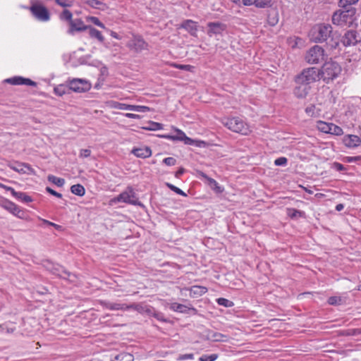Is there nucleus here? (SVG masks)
Listing matches in <instances>:
<instances>
[{
  "label": "nucleus",
  "instance_id": "62",
  "mask_svg": "<svg viewBox=\"0 0 361 361\" xmlns=\"http://www.w3.org/2000/svg\"><path fill=\"white\" fill-rule=\"evenodd\" d=\"M91 154V151L89 149H81L80 151V157L83 158H87L90 157Z\"/></svg>",
  "mask_w": 361,
  "mask_h": 361
},
{
  "label": "nucleus",
  "instance_id": "58",
  "mask_svg": "<svg viewBox=\"0 0 361 361\" xmlns=\"http://www.w3.org/2000/svg\"><path fill=\"white\" fill-rule=\"evenodd\" d=\"M46 191L47 192H49V194H51V195H54L58 198H61L62 197V194L55 191L54 190L51 189V188L49 187H47L46 188Z\"/></svg>",
  "mask_w": 361,
  "mask_h": 361
},
{
  "label": "nucleus",
  "instance_id": "42",
  "mask_svg": "<svg viewBox=\"0 0 361 361\" xmlns=\"http://www.w3.org/2000/svg\"><path fill=\"white\" fill-rule=\"evenodd\" d=\"M171 66L176 68L179 70L182 71H186L189 72H192L195 67L193 66L189 65V64H178L176 63H172L171 64Z\"/></svg>",
  "mask_w": 361,
  "mask_h": 361
},
{
  "label": "nucleus",
  "instance_id": "39",
  "mask_svg": "<svg viewBox=\"0 0 361 361\" xmlns=\"http://www.w3.org/2000/svg\"><path fill=\"white\" fill-rule=\"evenodd\" d=\"M24 78L22 76H14L6 80V82L13 85H23Z\"/></svg>",
  "mask_w": 361,
  "mask_h": 361
},
{
  "label": "nucleus",
  "instance_id": "28",
  "mask_svg": "<svg viewBox=\"0 0 361 361\" xmlns=\"http://www.w3.org/2000/svg\"><path fill=\"white\" fill-rule=\"evenodd\" d=\"M13 197L17 200L23 202V203H29L33 201V199L31 196L28 195L26 192H13Z\"/></svg>",
  "mask_w": 361,
  "mask_h": 361
},
{
  "label": "nucleus",
  "instance_id": "21",
  "mask_svg": "<svg viewBox=\"0 0 361 361\" xmlns=\"http://www.w3.org/2000/svg\"><path fill=\"white\" fill-rule=\"evenodd\" d=\"M296 86L293 89V94L298 99H305L310 92L311 87L305 83H295Z\"/></svg>",
  "mask_w": 361,
  "mask_h": 361
},
{
  "label": "nucleus",
  "instance_id": "12",
  "mask_svg": "<svg viewBox=\"0 0 361 361\" xmlns=\"http://www.w3.org/2000/svg\"><path fill=\"white\" fill-rule=\"evenodd\" d=\"M128 47L136 52H141L148 48V44L140 35H133L128 42Z\"/></svg>",
  "mask_w": 361,
  "mask_h": 361
},
{
  "label": "nucleus",
  "instance_id": "1",
  "mask_svg": "<svg viewBox=\"0 0 361 361\" xmlns=\"http://www.w3.org/2000/svg\"><path fill=\"white\" fill-rule=\"evenodd\" d=\"M334 11L331 16V23L339 27L357 28L358 24L356 18V8L353 7L343 8Z\"/></svg>",
  "mask_w": 361,
  "mask_h": 361
},
{
  "label": "nucleus",
  "instance_id": "53",
  "mask_svg": "<svg viewBox=\"0 0 361 361\" xmlns=\"http://www.w3.org/2000/svg\"><path fill=\"white\" fill-rule=\"evenodd\" d=\"M192 359H194V354L188 353V354L180 355L178 356V357L177 358V360L183 361V360H192Z\"/></svg>",
  "mask_w": 361,
  "mask_h": 361
},
{
  "label": "nucleus",
  "instance_id": "26",
  "mask_svg": "<svg viewBox=\"0 0 361 361\" xmlns=\"http://www.w3.org/2000/svg\"><path fill=\"white\" fill-rule=\"evenodd\" d=\"M343 142L348 147H355L360 145L361 139L355 135H348L344 136Z\"/></svg>",
  "mask_w": 361,
  "mask_h": 361
},
{
  "label": "nucleus",
  "instance_id": "60",
  "mask_svg": "<svg viewBox=\"0 0 361 361\" xmlns=\"http://www.w3.org/2000/svg\"><path fill=\"white\" fill-rule=\"evenodd\" d=\"M332 168L336 169L338 171H343L345 170V168L344 167V166L338 162H334L332 164Z\"/></svg>",
  "mask_w": 361,
  "mask_h": 361
},
{
  "label": "nucleus",
  "instance_id": "7",
  "mask_svg": "<svg viewBox=\"0 0 361 361\" xmlns=\"http://www.w3.org/2000/svg\"><path fill=\"white\" fill-rule=\"evenodd\" d=\"M42 264L47 271L59 278L66 279L72 276L75 277L74 274L68 271L63 266L54 263L50 259L43 260Z\"/></svg>",
  "mask_w": 361,
  "mask_h": 361
},
{
  "label": "nucleus",
  "instance_id": "40",
  "mask_svg": "<svg viewBox=\"0 0 361 361\" xmlns=\"http://www.w3.org/2000/svg\"><path fill=\"white\" fill-rule=\"evenodd\" d=\"M147 130H157L163 128V124L154 121H149L147 126L143 128Z\"/></svg>",
  "mask_w": 361,
  "mask_h": 361
},
{
  "label": "nucleus",
  "instance_id": "47",
  "mask_svg": "<svg viewBox=\"0 0 361 361\" xmlns=\"http://www.w3.org/2000/svg\"><path fill=\"white\" fill-rule=\"evenodd\" d=\"M216 354L202 355L200 357V361H214L217 359Z\"/></svg>",
  "mask_w": 361,
  "mask_h": 361
},
{
  "label": "nucleus",
  "instance_id": "44",
  "mask_svg": "<svg viewBox=\"0 0 361 361\" xmlns=\"http://www.w3.org/2000/svg\"><path fill=\"white\" fill-rule=\"evenodd\" d=\"M343 130L338 126H336L332 123H330L329 133L334 135H341L343 134Z\"/></svg>",
  "mask_w": 361,
  "mask_h": 361
},
{
  "label": "nucleus",
  "instance_id": "61",
  "mask_svg": "<svg viewBox=\"0 0 361 361\" xmlns=\"http://www.w3.org/2000/svg\"><path fill=\"white\" fill-rule=\"evenodd\" d=\"M23 85H28V86H32L36 87L37 82L30 80V78H24Z\"/></svg>",
  "mask_w": 361,
  "mask_h": 361
},
{
  "label": "nucleus",
  "instance_id": "5",
  "mask_svg": "<svg viewBox=\"0 0 361 361\" xmlns=\"http://www.w3.org/2000/svg\"><path fill=\"white\" fill-rule=\"evenodd\" d=\"M332 31L333 27L329 23L317 24L310 32L311 40L317 43L324 42L330 37Z\"/></svg>",
  "mask_w": 361,
  "mask_h": 361
},
{
  "label": "nucleus",
  "instance_id": "35",
  "mask_svg": "<svg viewBox=\"0 0 361 361\" xmlns=\"http://www.w3.org/2000/svg\"><path fill=\"white\" fill-rule=\"evenodd\" d=\"M86 3L94 8H99L102 11L105 10L106 8V4L99 1V0H87Z\"/></svg>",
  "mask_w": 361,
  "mask_h": 361
},
{
  "label": "nucleus",
  "instance_id": "9",
  "mask_svg": "<svg viewBox=\"0 0 361 361\" xmlns=\"http://www.w3.org/2000/svg\"><path fill=\"white\" fill-rule=\"evenodd\" d=\"M32 15L38 20L47 22L50 20V13L46 6L38 1L32 2L30 7Z\"/></svg>",
  "mask_w": 361,
  "mask_h": 361
},
{
  "label": "nucleus",
  "instance_id": "16",
  "mask_svg": "<svg viewBox=\"0 0 361 361\" xmlns=\"http://www.w3.org/2000/svg\"><path fill=\"white\" fill-rule=\"evenodd\" d=\"M9 166L11 169L20 174H35V170L30 164L26 163L16 161L9 164Z\"/></svg>",
  "mask_w": 361,
  "mask_h": 361
},
{
  "label": "nucleus",
  "instance_id": "56",
  "mask_svg": "<svg viewBox=\"0 0 361 361\" xmlns=\"http://www.w3.org/2000/svg\"><path fill=\"white\" fill-rule=\"evenodd\" d=\"M305 112L310 116H313L315 115V106L314 104H311L305 108Z\"/></svg>",
  "mask_w": 361,
  "mask_h": 361
},
{
  "label": "nucleus",
  "instance_id": "37",
  "mask_svg": "<svg viewBox=\"0 0 361 361\" xmlns=\"http://www.w3.org/2000/svg\"><path fill=\"white\" fill-rule=\"evenodd\" d=\"M191 293L196 295H202L207 292V288L204 286H193L190 289Z\"/></svg>",
  "mask_w": 361,
  "mask_h": 361
},
{
  "label": "nucleus",
  "instance_id": "41",
  "mask_svg": "<svg viewBox=\"0 0 361 361\" xmlns=\"http://www.w3.org/2000/svg\"><path fill=\"white\" fill-rule=\"evenodd\" d=\"M59 19L61 20L68 21L70 24L73 20V14L69 10L65 9L60 13Z\"/></svg>",
  "mask_w": 361,
  "mask_h": 361
},
{
  "label": "nucleus",
  "instance_id": "32",
  "mask_svg": "<svg viewBox=\"0 0 361 361\" xmlns=\"http://www.w3.org/2000/svg\"><path fill=\"white\" fill-rule=\"evenodd\" d=\"M61 84L54 87V92L58 96H63V94L68 93L69 90V84Z\"/></svg>",
  "mask_w": 361,
  "mask_h": 361
},
{
  "label": "nucleus",
  "instance_id": "38",
  "mask_svg": "<svg viewBox=\"0 0 361 361\" xmlns=\"http://www.w3.org/2000/svg\"><path fill=\"white\" fill-rule=\"evenodd\" d=\"M317 127L320 132L324 133H329L330 123L319 121L317 123Z\"/></svg>",
  "mask_w": 361,
  "mask_h": 361
},
{
  "label": "nucleus",
  "instance_id": "59",
  "mask_svg": "<svg viewBox=\"0 0 361 361\" xmlns=\"http://www.w3.org/2000/svg\"><path fill=\"white\" fill-rule=\"evenodd\" d=\"M55 2L63 8L71 6V2H67L66 0H55Z\"/></svg>",
  "mask_w": 361,
  "mask_h": 361
},
{
  "label": "nucleus",
  "instance_id": "30",
  "mask_svg": "<svg viewBox=\"0 0 361 361\" xmlns=\"http://www.w3.org/2000/svg\"><path fill=\"white\" fill-rule=\"evenodd\" d=\"M227 336L219 332L210 331L207 334V338L215 342L226 341Z\"/></svg>",
  "mask_w": 361,
  "mask_h": 361
},
{
  "label": "nucleus",
  "instance_id": "52",
  "mask_svg": "<svg viewBox=\"0 0 361 361\" xmlns=\"http://www.w3.org/2000/svg\"><path fill=\"white\" fill-rule=\"evenodd\" d=\"M360 334H361V328L348 329L345 334L346 336H357Z\"/></svg>",
  "mask_w": 361,
  "mask_h": 361
},
{
  "label": "nucleus",
  "instance_id": "15",
  "mask_svg": "<svg viewBox=\"0 0 361 361\" xmlns=\"http://www.w3.org/2000/svg\"><path fill=\"white\" fill-rule=\"evenodd\" d=\"M169 308L173 312L190 315H196L198 312L197 310L191 305L187 306L178 302H172L170 305Z\"/></svg>",
  "mask_w": 361,
  "mask_h": 361
},
{
  "label": "nucleus",
  "instance_id": "18",
  "mask_svg": "<svg viewBox=\"0 0 361 361\" xmlns=\"http://www.w3.org/2000/svg\"><path fill=\"white\" fill-rule=\"evenodd\" d=\"M144 315H147L149 317H154L157 320H158L161 322H164V323H170L171 322V321L169 319H166L165 317V315L163 312L157 310L153 306L149 305H148V306L145 309Z\"/></svg>",
  "mask_w": 361,
  "mask_h": 361
},
{
  "label": "nucleus",
  "instance_id": "54",
  "mask_svg": "<svg viewBox=\"0 0 361 361\" xmlns=\"http://www.w3.org/2000/svg\"><path fill=\"white\" fill-rule=\"evenodd\" d=\"M90 19L91 20V22L92 23H94V25L99 26V27L105 28L104 24L103 23H102L98 18L92 16V17H90Z\"/></svg>",
  "mask_w": 361,
  "mask_h": 361
},
{
  "label": "nucleus",
  "instance_id": "48",
  "mask_svg": "<svg viewBox=\"0 0 361 361\" xmlns=\"http://www.w3.org/2000/svg\"><path fill=\"white\" fill-rule=\"evenodd\" d=\"M359 0H339L338 5L342 8H345L346 6L355 4Z\"/></svg>",
  "mask_w": 361,
  "mask_h": 361
},
{
  "label": "nucleus",
  "instance_id": "36",
  "mask_svg": "<svg viewBox=\"0 0 361 361\" xmlns=\"http://www.w3.org/2000/svg\"><path fill=\"white\" fill-rule=\"evenodd\" d=\"M47 180L58 187H62L65 184V180L63 178L56 177L54 175H49L47 176Z\"/></svg>",
  "mask_w": 361,
  "mask_h": 361
},
{
  "label": "nucleus",
  "instance_id": "34",
  "mask_svg": "<svg viewBox=\"0 0 361 361\" xmlns=\"http://www.w3.org/2000/svg\"><path fill=\"white\" fill-rule=\"evenodd\" d=\"M71 191L73 194L82 197L85 193V189L81 184H75L71 187Z\"/></svg>",
  "mask_w": 361,
  "mask_h": 361
},
{
  "label": "nucleus",
  "instance_id": "27",
  "mask_svg": "<svg viewBox=\"0 0 361 361\" xmlns=\"http://www.w3.org/2000/svg\"><path fill=\"white\" fill-rule=\"evenodd\" d=\"M279 20V15L277 10L269 11L267 16V23L270 26H275Z\"/></svg>",
  "mask_w": 361,
  "mask_h": 361
},
{
  "label": "nucleus",
  "instance_id": "2",
  "mask_svg": "<svg viewBox=\"0 0 361 361\" xmlns=\"http://www.w3.org/2000/svg\"><path fill=\"white\" fill-rule=\"evenodd\" d=\"M221 123L234 133L246 135L250 132L248 124L242 117H224L221 119Z\"/></svg>",
  "mask_w": 361,
  "mask_h": 361
},
{
  "label": "nucleus",
  "instance_id": "49",
  "mask_svg": "<svg viewBox=\"0 0 361 361\" xmlns=\"http://www.w3.org/2000/svg\"><path fill=\"white\" fill-rule=\"evenodd\" d=\"M288 215L290 216V218H295L297 216L302 217L304 216L305 212L302 211L297 210L295 209H292L289 212Z\"/></svg>",
  "mask_w": 361,
  "mask_h": 361
},
{
  "label": "nucleus",
  "instance_id": "31",
  "mask_svg": "<svg viewBox=\"0 0 361 361\" xmlns=\"http://www.w3.org/2000/svg\"><path fill=\"white\" fill-rule=\"evenodd\" d=\"M87 30H89V35L90 37L95 38L100 42H103L104 41V37L99 30H97L91 25H89Z\"/></svg>",
  "mask_w": 361,
  "mask_h": 361
},
{
  "label": "nucleus",
  "instance_id": "4",
  "mask_svg": "<svg viewBox=\"0 0 361 361\" xmlns=\"http://www.w3.org/2000/svg\"><path fill=\"white\" fill-rule=\"evenodd\" d=\"M160 137L174 141H182L185 145L197 147H205L207 145L204 141L188 137L183 131L178 128H175L174 134H165L160 135Z\"/></svg>",
  "mask_w": 361,
  "mask_h": 361
},
{
  "label": "nucleus",
  "instance_id": "43",
  "mask_svg": "<svg viewBox=\"0 0 361 361\" xmlns=\"http://www.w3.org/2000/svg\"><path fill=\"white\" fill-rule=\"evenodd\" d=\"M327 302L330 305L338 306L343 302V300L340 296H331L328 298Z\"/></svg>",
  "mask_w": 361,
  "mask_h": 361
},
{
  "label": "nucleus",
  "instance_id": "55",
  "mask_svg": "<svg viewBox=\"0 0 361 361\" xmlns=\"http://www.w3.org/2000/svg\"><path fill=\"white\" fill-rule=\"evenodd\" d=\"M139 302H133L130 305L125 304V311L133 310L137 312Z\"/></svg>",
  "mask_w": 361,
  "mask_h": 361
},
{
  "label": "nucleus",
  "instance_id": "10",
  "mask_svg": "<svg viewBox=\"0 0 361 361\" xmlns=\"http://www.w3.org/2000/svg\"><path fill=\"white\" fill-rule=\"evenodd\" d=\"M353 28L345 30L341 37L340 42L345 47L355 46L361 42V37L357 28Z\"/></svg>",
  "mask_w": 361,
  "mask_h": 361
},
{
  "label": "nucleus",
  "instance_id": "51",
  "mask_svg": "<svg viewBox=\"0 0 361 361\" xmlns=\"http://www.w3.org/2000/svg\"><path fill=\"white\" fill-rule=\"evenodd\" d=\"M42 222H43V224L44 225L53 226L57 231H62L63 230V227L61 225H59V224H56L55 223L51 222V221H49L48 220L43 219Z\"/></svg>",
  "mask_w": 361,
  "mask_h": 361
},
{
  "label": "nucleus",
  "instance_id": "23",
  "mask_svg": "<svg viewBox=\"0 0 361 361\" xmlns=\"http://www.w3.org/2000/svg\"><path fill=\"white\" fill-rule=\"evenodd\" d=\"M180 27L187 30L193 37L197 36V23L192 20H183Z\"/></svg>",
  "mask_w": 361,
  "mask_h": 361
},
{
  "label": "nucleus",
  "instance_id": "33",
  "mask_svg": "<svg viewBox=\"0 0 361 361\" xmlns=\"http://www.w3.org/2000/svg\"><path fill=\"white\" fill-rule=\"evenodd\" d=\"M112 361H134V356L131 353L121 352L116 355Z\"/></svg>",
  "mask_w": 361,
  "mask_h": 361
},
{
  "label": "nucleus",
  "instance_id": "45",
  "mask_svg": "<svg viewBox=\"0 0 361 361\" xmlns=\"http://www.w3.org/2000/svg\"><path fill=\"white\" fill-rule=\"evenodd\" d=\"M218 305L224 306L225 307H231L234 305L233 302L224 298H219L216 299Z\"/></svg>",
  "mask_w": 361,
  "mask_h": 361
},
{
  "label": "nucleus",
  "instance_id": "6",
  "mask_svg": "<svg viewBox=\"0 0 361 361\" xmlns=\"http://www.w3.org/2000/svg\"><path fill=\"white\" fill-rule=\"evenodd\" d=\"M319 80H320L319 71V68L316 67L304 68L294 78V82L295 83H305L307 85Z\"/></svg>",
  "mask_w": 361,
  "mask_h": 361
},
{
  "label": "nucleus",
  "instance_id": "19",
  "mask_svg": "<svg viewBox=\"0 0 361 361\" xmlns=\"http://www.w3.org/2000/svg\"><path fill=\"white\" fill-rule=\"evenodd\" d=\"M197 176L200 178H202L207 181L208 185L216 193H222L224 188L221 187L216 180L214 178L209 177L206 173L202 171H197Z\"/></svg>",
  "mask_w": 361,
  "mask_h": 361
},
{
  "label": "nucleus",
  "instance_id": "8",
  "mask_svg": "<svg viewBox=\"0 0 361 361\" xmlns=\"http://www.w3.org/2000/svg\"><path fill=\"white\" fill-rule=\"evenodd\" d=\"M326 56L322 47L314 45L307 51L305 60L310 64H317L324 61Z\"/></svg>",
  "mask_w": 361,
  "mask_h": 361
},
{
  "label": "nucleus",
  "instance_id": "63",
  "mask_svg": "<svg viewBox=\"0 0 361 361\" xmlns=\"http://www.w3.org/2000/svg\"><path fill=\"white\" fill-rule=\"evenodd\" d=\"M288 159H275L274 164L276 166H286Z\"/></svg>",
  "mask_w": 361,
  "mask_h": 361
},
{
  "label": "nucleus",
  "instance_id": "11",
  "mask_svg": "<svg viewBox=\"0 0 361 361\" xmlns=\"http://www.w3.org/2000/svg\"><path fill=\"white\" fill-rule=\"evenodd\" d=\"M66 82L69 84V89L75 92H85L91 87L90 84L84 79L73 78Z\"/></svg>",
  "mask_w": 361,
  "mask_h": 361
},
{
  "label": "nucleus",
  "instance_id": "24",
  "mask_svg": "<svg viewBox=\"0 0 361 361\" xmlns=\"http://www.w3.org/2000/svg\"><path fill=\"white\" fill-rule=\"evenodd\" d=\"M131 152L137 158H149L152 156L151 149L147 146L135 147Z\"/></svg>",
  "mask_w": 361,
  "mask_h": 361
},
{
  "label": "nucleus",
  "instance_id": "22",
  "mask_svg": "<svg viewBox=\"0 0 361 361\" xmlns=\"http://www.w3.org/2000/svg\"><path fill=\"white\" fill-rule=\"evenodd\" d=\"M115 107L120 110L134 111L137 112H147L150 111V108L146 106L131 105L124 103H117Z\"/></svg>",
  "mask_w": 361,
  "mask_h": 361
},
{
  "label": "nucleus",
  "instance_id": "20",
  "mask_svg": "<svg viewBox=\"0 0 361 361\" xmlns=\"http://www.w3.org/2000/svg\"><path fill=\"white\" fill-rule=\"evenodd\" d=\"M114 202H124L132 205L143 206L138 200L130 199V191H124L116 197L114 200Z\"/></svg>",
  "mask_w": 361,
  "mask_h": 361
},
{
  "label": "nucleus",
  "instance_id": "64",
  "mask_svg": "<svg viewBox=\"0 0 361 361\" xmlns=\"http://www.w3.org/2000/svg\"><path fill=\"white\" fill-rule=\"evenodd\" d=\"M163 163L167 166H173L176 164V159H163Z\"/></svg>",
  "mask_w": 361,
  "mask_h": 361
},
{
  "label": "nucleus",
  "instance_id": "29",
  "mask_svg": "<svg viewBox=\"0 0 361 361\" xmlns=\"http://www.w3.org/2000/svg\"><path fill=\"white\" fill-rule=\"evenodd\" d=\"M103 307L110 310H123L125 311V304L118 302H111L105 301L102 302Z\"/></svg>",
  "mask_w": 361,
  "mask_h": 361
},
{
  "label": "nucleus",
  "instance_id": "13",
  "mask_svg": "<svg viewBox=\"0 0 361 361\" xmlns=\"http://www.w3.org/2000/svg\"><path fill=\"white\" fill-rule=\"evenodd\" d=\"M1 206L7 211H8L12 214H13L14 216L20 219L24 218L25 212L23 209H21L20 207L16 204L14 202L7 199H4L1 202Z\"/></svg>",
  "mask_w": 361,
  "mask_h": 361
},
{
  "label": "nucleus",
  "instance_id": "57",
  "mask_svg": "<svg viewBox=\"0 0 361 361\" xmlns=\"http://www.w3.org/2000/svg\"><path fill=\"white\" fill-rule=\"evenodd\" d=\"M147 306L148 305L145 304V302H139L137 312L142 315H144L145 309L147 308Z\"/></svg>",
  "mask_w": 361,
  "mask_h": 361
},
{
  "label": "nucleus",
  "instance_id": "14",
  "mask_svg": "<svg viewBox=\"0 0 361 361\" xmlns=\"http://www.w3.org/2000/svg\"><path fill=\"white\" fill-rule=\"evenodd\" d=\"M207 28V34L209 37L222 35L223 32L226 30V25L221 22H209Z\"/></svg>",
  "mask_w": 361,
  "mask_h": 361
},
{
  "label": "nucleus",
  "instance_id": "46",
  "mask_svg": "<svg viewBox=\"0 0 361 361\" xmlns=\"http://www.w3.org/2000/svg\"><path fill=\"white\" fill-rule=\"evenodd\" d=\"M166 185L171 190L176 192V194L183 196V197L187 196L185 192H184L181 189L175 186L174 185L169 183H166Z\"/></svg>",
  "mask_w": 361,
  "mask_h": 361
},
{
  "label": "nucleus",
  "instance_id": "3",
  "mask_svg": "<svg viewBox=\"0 0 361 361\" xmlns=\"http://www.w3.org/2000/svg\"><path fill=\"white\" fill-rule=\"evenodd\" d=\"M319 71L320 79L329 83L338 78L341 72V67L337 62L331 59L329 61H325Z\"/></svg>",
  "mask_w": 361,
  "mask_h": 361
},
{
  "label": "nucleus",
  "instance_id": "25",
  "mask_svg": "<svg viewBox=\"0 0 361 361\" xmlns=\"http://www.w3.org/2000/svg\"><path fill=\"white\" fill-rule=\"evenodd\" d=\"M244 6H255L257 8H265L271 6V0H243Z\"/></svg>",
  "mask_w": 361,
  "mask_h": 361
},
{
  "label": "nucleus",
  "instance_id": "50",
  "mask_svg": "<svg viewBox=\"0 0 361 361\" xmlns=\"http://www.w3.org/2000/svg\"><path fill=\"white\" fill-rule=\"evenodd\" d=\"M15 330V327H8L6 324H0V331L1 333L12 334Z\"/></svg>",
  "mask_w": 361,
  "mask_h": 361
},
{
  "label": "nucleus",
  "instance_id": "17",
  "mask_svg": "<svg viewBox=\"0 0 361 361\" xmlns=\"http://www.w3.org/2000/svg\"><path fill=\"white\" fill-rule=\"evenodd\" d=\"M89 25H85L84 22L80 18L72 20L69 24V28L67 33L71 35H74L75 32H82L87 30Z\"/></svg>",
  "mask_w": 361,
  "mask_h": 361
}]
</instances>
